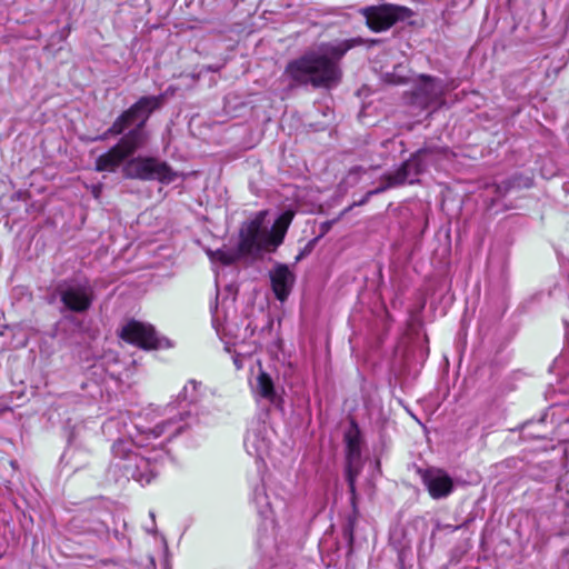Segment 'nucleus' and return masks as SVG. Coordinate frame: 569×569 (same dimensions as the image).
<instances>
[{
    "label": "nucleus",
    "mask_w": 569,
    "mask_h": 569,
    "mask_svg": "<svg viewBox=\"0 0 569 569\" xmlns=\"http://www.w3.org/2000/svg\"><path fill=\"white\" fill-rule=\"evenodd\" d=\"M119 468L123 470V475L127 478H132L141 485L150 483L158 472L150 458L142 457L141 455L134 456L132 463H123Z\"/></svg>",
    "instance_id": "obj_12"
},
{
    "label": "nucleus",
    "mask_w": 569,
    "mask_h": 569,
    "mask_svg": "<svg viewBox=\"0 0 569 569\" xmlns=\"http://www.w3.org/2000/svg\"><path fill=\"white\" fill-rule=\"evenodd\" d=\"M137 445H138V446H141V447H142V446H146V443L143 442V439H138V440H137Z\"/></svg>",
    "instance_id": "obj_26"
},
{
    "label": "nucleus",
    "mask_w": 569,
    "mask_h": 569,
    "mask_svg": "<svg viewBox=\"0 0 569 569\" xmlns=\"http://www.w3.org/2000/svg\"><path fill=\"white\" fill-rule=\"evenodd\" d=\"M196 383L193 381H191L189 385L184 386L183 390L179 393L178 398L180 399V402L181 401H187L188 400V392H189V389L191 388L192 391L194 392L196 391Z\"/></svg>",
    "instance_id": "obj_23"
},
{
    "label": "nucleus",
    "mask_w": 569,
    "mask_h": 569,
    "mask_svg": "<svg viewBox=\"0 0 569 569\" xmlns=\"http://www.w3.org/2000/svg\"><path fill=\"white\" fill-rule=\"evenodd\" d=\"M122 174L128 179L157 180L162 183H171L177 179V173L167 162L152 157H136L127 160L122 167Z\"/></svg>",
    "instance_id": "obj_5"
},
{
    "label": "nucleus",
    "mask_w": 569,
    "mask_h": 569,
    "mask_svg": "<svg viewBox=\"0 0 569 569\" xmlns=\"http://www.w3.org/2000/svg\"><path fill=\"white\" fill-rule=\"evenodd\" d=\"M379 42L378 39L366 40L361 37L323 42L291 60L283 74L289 78L291 87L310 86L315 89H331L341 80L339 61L350 49L366 43L375 46Z\"/></svg>",
    "instance_id": "obj_1"
},
{
    "label": "nucleus",
    "mask_w": 569,
    "mask_h": 569,
    "mask_svg": "<svg viewBox=\"0 0 569 569\" xmlns=\"http://www.w3.org/2000/svg\"><path fill=\"white\" fill-rule=\"evenodd\" d=\"M242 256L240 251L218 249L216 251H209V257L212 261H220L222 264H232Z\"/></svg>",
    "instance_id": "obj_21"
},
{
    "label": "nucleus",
    "mask_w": 569,
    "mask_h": 569,
    "mask_svg": "<svg viewBox=\"0 0 569 569\" xmlns=\"http://www.w3.org/2000/svg\"><path fill=\"white\" fill-rule=\"evenodd\" d=\"M167 410L170 416L166 420L157 423L152 429L141 431V435H146L147 439H158L164 435L172 438L181 433L187 426L184 420L190 416V412L183 406L180 407L177 413H173L174 407L171 405L167 407Z\"/></svg>",
    "instance_id": "obj_8"
},
{
    "label": "nucleus",
    "mask_w": 569,
    "mask_h": 569,
    "mask_svg": "<svg viewBox=\"0 0 569 569\" xmlns=\"http://www.w3.org/2000/svg\"><path fill=\"white\" fill-rule=\"evenodd\" d=\"M257 392L260 397L267 399L270 402H274L277 398V393L274 391V386L271 377L261 371L257 377Z\"/></svg>",
    "instance_id": "obj_18"
},
{
    "label": "nucleus",
    "mask_w": 569,
    "mask_h": 569,
    "mask_svg": "<svg viewBox=\"0 0 569 569\" xmlns=\"http://www.w3.org/2000/svg\"><path fill=\"white\" fill-rule=\"evenodd\" d=\"M433 154V149L423 148L413 153L410 159L405 161L393 173L396 179L402 186L405 183H415L418 176L426 169V161Z\"/></svg>",
    "instance_id": "obj_9"
},
{
    "label": "nucleus",
    "mask_w": 569,
    "mask_h": 569,
    "mask_svg": "<svg viewBox=\"0 0 569 569\" xmlns=\"http://www.w3.org/2000/svg\"><path fill=\"white\" fill-rule=\"evenodd\" d=\"M423 482L433 499H441L449 496L453 489L451 478L441 470L428 471L423 476Z\"/></svg>",
    "instance_id": "obj_14"
},
{
    "label": "nucleus",
    "mask_w": 569,
    "mask_h": 569,
    "mask_svg": "<svg viewBox=\"0 0 569 569\" xmlns=\"http://www.w3.org/2000/svg\"><path fill=\"white\" fill-rule=\"evenodd\" d=\"M358 13L365 18L368 29L376 33L385 32L413 14L408 7L393 3L362 7Z\"/></svg>",
    "instance_id": "obj_6"
},
{
    "label": "nucleus",
    "mask_w": 569,
    "mask_h": 569,
    "mask_svg": "<svg viewBox=\"0 0 569 569\" xmlns=\"http://www.w3.org/2000/svg\"><path fill=\"white\" fill-rule=\"evenodd\" d=\"M162 101V96L141 97L113 121L99 139L104 140L109 136H119L127 129L133 128L123 134L117 144L96 159L94 169L97 171L116 172L121 164L126 163V160H129V157L147 144L149 133L144 130V126L151 113L160 108Z\"/></svg>",
    "instance_id": "obj_2"
},
{
    "label": "nucleus",
    "mask_w": 569,
    "mask_h": 569,
    "mask_svg": "<svg viewBox=\"0 0 569 569\" xmlns=\"http://www.w3.org/2000/svg\"><path fill=\"white\" fill-rule=\"evenodd\" d=\"M54 295L62 303V310L74 313L87 312L96 300L94 288L88 279L63 280L56 286Z\"/></svg>",
    "instance_id": "obj_4"
},
{
    "label": "nucleus",
    "mask_w": 569,
    "mask_h": 569,
    "mask_svg": "<svg viewBox=\"0 0 569 569\" xmlns=\"http://www.w3.org/2000/svg\"><path fill=\"white\" fill-rule=\"evenodd\" d=\"M370 198H371V197H368V192H367V193L365 194V197H363L361 200H359L358 202H356L355 204H356V206H362V204H365V203H366Z\"/></svg>",
    "instance_id": "obj_24"
},
{
    "label": "nucleus",
    "mask_w": 569,
    "mask_h": 569,
    "mask_svg": "<svg viewBox=\"0 0 569 569\" xmlns=\"http://www.w3.org/2000/svg\"><path fill=\"white\" fill-rule=\"evenodd\" d=\"M362 462L361 460H349L346 461V478L349 485V490L352 496L356 493V479L361 472Z\"/></svg>",
    "instance_id": "obj_20"
},
{
    "label": "nucleus",
    "mask_w": 569,
    "mask_h": 569,
    "mask_svg": "<svg viewBox=\"0 0 569 569\" xmlns=\"http://www.w3.org/2000/svg\"><path fill=\"white\" fill-rule=\"evenodd\" d=\"M443 90L445 88L440 80L428 76H421L415 90V101L416 103L427 108L440 101Z\"/></svg>",
    "instance_id": "obj_11"
},
{
    "label": "nucleus",
    "mask_w": 569,
    "mask_h": 569,
    "mask_svg": "<svg viewBox=\"0 0 569 569\" xmlns=\"http://www.w3.org/2000/svg\"><path fill=\"white\" fill-rule=\"evenodd\" d=\"M271 446V439L269 437V430L264 423H256L249 429L244 438V448L251 456L262 459L268 455Z\"/></svg>",
    "instance_id": "obj_10"
},
{
    "label": "nucleus",
    "mask_w": 569,
    "mask_h": 569,
    "mask_svg": "<svg viewBox=\"0 0 569 569\" xmlns=\"http://www.w3.org/2000/svg\"><path fill=\"white\" fill-rule=\"evenodd\" d=\"M272 290L278 300L284 301L295 283V274L286 264H277L270 271Z\"/></svg>",
    "instance_id": "obj_13"
},
{
    "label": "nucleus",
    "mask_w": 569,
    "mask_h": 569,
    "mask_svg": "<svg viewBox=\"0 0 569 569\" xmlns=\"http://www.w3.org/2000/svg\"><path fill=\"white\" fill-rule=\"evenodd\" d=\"M382 181H383V183L380 187H378V188H376L373 190L368 191V197H372V196L379 194V193H381V192H383V191H386V190H388L390 188H396V187L401 186L399 183V181L396 179V177L393 176V173L385 174L382 177Z\"/></svg>",
    "instance_id": "obj_22"
},
{
    "label": "nucleus",
    "mask_w": 569,
    "mask_h": 569,
    "mask_svg": "<svg viewBox=\"0 0 569 569\" xmlns=\"http://www.w3.org/2000/svg\"><path fill=\"white\" fill-rule=\"evenodd\" d=\"M346 441V461L361 460L360 435L355 426L345 436Z\"/></svg>",
    "instance_id": "obj_16"
},
{
    "label": "nucleus",
    "mask_w": 569,
    "mask_h": 569,
    "mask_svg": "<svg viewBox=\"0 0 569 569\" xmlns=\"http://www.w3.org/2000/svg\"><path fill=\"white\" fill-rule=\"evenodd\" d=\"M234 365L237 366V368H240V367H241V365H240V360H237V359H236V360H234Z\"/></svg>",
    "instance_id": "obj_27"
},
{
    "label": "nucleus",
    "mask_w": 569,
    "mask_h": 569,
    "mask_svg": "<svg viewBox=\"0 0 569 569\" xmlns=\"http://www.w3.org/2000/svg\"><path fill=\"white\" fill-rule=\"evenodd\" d=\"M234 365L237 366V368H240V367H241V365H240V360H237V359H236V360H234Z\"/></svg>",
    "instance_id": "obj_28"
},
{
    "label": "nucleus",
    "mask_w": 569,
    "mask_h": 569,
    "mask_svg": "<svg viewBox=\"0 0 569 569\" xmlns=\"http://www.w3.org/2000/svg\"><path fill=\"white\" fill-rule=\"evenodd\" d=\"M267 212L259 211L240 228L239 251L243 256H257L262 251H273V239L264 226Z\"/></svg>",
    "instance_id": "obj_3"
},
{
    "label": "nucleus",
    "mask_w": 569,
    "mask_h": 569,
    "mask_svg": "<svg viewBox=\"0 0 569 569\" xmlns=\"http://www.w3.org/2000/svg\"><path fill=\"white\" fill-rule=\"evenodd\" d=\"M132 447V441L124 439H119L112 445L113 457L122 461L116 465L118 468L123 463H132L133 457L139 455L133 452Z\"/></svg>",
    "instance_id": "obj_17"
},
{
    "label": "nucleus",
    "mask_w": 569,
    "mask_h": 569,
    "mask_svg": "<svg viewBox=\"0 0 569 569\" xmlns=\"http://www.w3.org/2000/svg\"><path fill=\"white\" fill-rule=\"evenodd\" d=\"M252 501L261 516H267L271 511V501L267 495L266 486L263 482L257 485L253 489Z\"/></svg>",
    "instance_id": "obj_19"
},
{
    "label": "nucleus",
    "mask_w": 569,
    "mask_h": 569,
    "mask_svg": "<svg viewBox=\"0 0 569 569\" xmlns=\"http://www.w3.org/2000/svg\"><path fill=\"white\" fill-rule=\"evenodd\" d=\"M120 338L141 349L151 350L169 347L166 338H159L151 325L130 320L120 330Z\"/></svg>",
    "instance_id": "obj_7"
},
{
    "label": "nucleus",
    "mask_w": 569,
    "mask_h": 569,
    "mask_svg": "<svg viewBox=\"0 0 569 569\" xmlns=\"http://www.w3.org/2000/svg\"><path fill=\"white\" fill-rule=\"evenodd\" d=\"M360 171V168H355V169H351L349 171V176H353V174H358V172Z\"/></svg>",
    "instance_id": "obj_25"
},
{
    "label": "nucleus",
    "mask_w": 569,
    "mask_h": 569,
    "mask_svg": "<svg viewBox=\"0 0 569 569\" xmlns=\"http://www.w3.org/2000/svg\"><path fill=\"white\" fill-rule=\"evenodd\" d=\"M293 212L290 210L282 212L274 221L272 228L269 229L273 239V248H278L283 242L284 236L293 219Z\"/></svg>",
    "instance_id": "obj_15"
}]
</instances>
